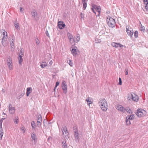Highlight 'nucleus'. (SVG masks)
Instances as JSON below:
<instances>
[{
    "label": "nucleus",
    "mask_w": 148,
    "mask_h": 148,
    "mask_svg": "<svg viewBox=\"0 0 148 148\" xmlns=\"http://www.w3.org/2000/svg\"><path fill=\"white\" fill-rule=\"evenodd\" d=\"M132 98L133 101L137 102L138 100V96L135 93H133L131 94Z\"/></svg>",
    "instance_id": "14"
},
{
    "label": "nucleus",
    "mask_w": 148,
    "mask_h": 148,
    "mask_svg": "<svg viewBox=\"0 0 148 148\" xmlns=\"http://www.w3.org/2000/svg\"><path fill=\"white\" fill-rule=\"evenodd\" d=\"M15 119H14V122L16 123V124H18V117H15Z\"/></svg>",
    "instance_id": "32"
},
{
    "label": "nucleus",
    "mask_w": 148,
    "mask_h": 148,
    "mask_svg": "<svg viewBox=\"0 0 148 148\" xmlns=\"http://www.w3.org/2000/svg\"><path fill=\"white\" fill-rule=\"evenodd\" d=\"M21 130L23 131V133H24L25 132V129H23V127H22L21 128Z\"/></svg>",
    "instance_id": "46"
},
{
    "label": "nucleus",
    "mask_w": 148,
    "mask_h": 148,
    "mask_svg": "<svg viewBox=\"0 0 148 148\" xmlns=\"http://www.w3.org/2000/svg\"><path fill=\"white\" fill-rule=\"evenodd\" d=\"M116 43L115 42H113L111 44L112 45L113 47H115L116 46Z\"/></svg>",
    "instance_id": "45"
},
{
    "label": "nucleus",
    "mask_w": 148,
    "mask_h": 148,
    "mask_svg": "<svg viewBox=\"0 0 148 148\" xmlns=\"http://www.w3.org/2000/svg\"><path fill=\"white\" fill-rule=\"evenodd\" d=\"M74 130V134L75 137V141L77 143L79 142V138L78 136L79 134L78 130L76 129V127H73Z\"/></svg>",
    "instance_id": "6"
},
{
    "label": "nucleus",
    "mask_w": 148,
    "mask_h": 148,
    "mask_svg": "<svg viewBox=\"0 0 148 148\" xmlns=\"http://www.w3.org/2000/svg\"><path fill=\"white\" fill-rule=\"evenodd\" d=\"M2 91L3 92H5V90L3 89L2 90Z\"/></svg>",
    "instance_id": "60"
},
{
    "label": "nucleus",
    "mask_w": 148,
    "mask_h": 148,
    "mask_svg": "<svg viewBox=\"0 0 148 148\" xmlns=\"http://www.w3.org/2000/svg\"><path fill=\"white\" fill-rule=\"evenodd\" d=\"M60 82H57L56 83V87H57L59 84Z\"/></svg>",
    "instance_id": "55"
},
{
    "label": "nucleus",
    "mask_w": 148,
    "mask_h": 148,
    "mask_svg": "<svg viewBox=\"0 0 148 148\" xmlns=\"http://www.w3.org/2000/svg\"><path fill=\"white\" fill-rule=\"evenodd\" d=\"M37 125L38 127H39L41 126V123L38 122H37Z\"/></svg>",
    "instance_id": "50"
},
{
    "label": "nucleus",
    "mask_w": 148,
    "mask_h": 148,
    "mask_svg": "<svg viewBox=\"0 0 148 148\" xmlns=\"http://www.w3.org/2000/svg\"><path fill=\"white\" fill-rule=\"evenodd\" d=\"M31 137L35 141L36 139V136L34 133H33L31 134Z\"/></svg>",
    "instance_id": "27"
},
{
    "label": "nucleus",
    "mask_w": 148,
    "mask_h": 148,
    "mask_svg": "<svg viewBox=\"0 0 148 148\" xmlns=\"http://www.w3.org/2000/svg\"><path fill=\"white\" fill-rule=\"evenodd\" d=\"M116 43V45L115 48H117L119 46L120 47H122L123 46V45H121L119 43Z\"/></svg>",
    "instance_id": "33"
},
{
    "label": "nucleus",
    "mask_w": 148,
    "mask_h": 148,
    "mask_svg": "<svg viewBox=\"0 0 148 148\" xmlns=\"http://www.w3.org/2000/svg\"><path fill=\"white\" fill-rule=\"evenodd\" d=\"M70 41H71L72 42H73V40H70Z\"/></svg>",
    "instance_id": "64"
},
{
    "label": "nucleus",
    "mask_w": 148,
    "mask_h": 148,
    "mask_svg": "<svg viewBox=\"0 0 148 148\" xmlns=\"http://www.w3.org/2000/svg\"><path fill=\"white\" fill-rule=\"evenodd\" d=\"M146 112L143 109H138L136 113V115L139 117H143L146 114Z\"/></svg>",
    "instance_id": "4"
},
{
    "label": "nucleus",
    "mask_w": 148,
    "mask_h": 148,
    "mask_svg": "<svg viewBox=\"0 0 148 148\" xmlns=\"http://www.w3.org/2000/svg\"><path fill=\"white\" fill-rule=\"evenodd\" d=\"M61 130L63 135H64V133L66 134V135H68L69 134V133L67 130L66 126H63L61 129Z\"/></svg>",
    "instance_id": "12"
},
{
    "label": "nucleus",
    "mask_w": 148,
    "mask_h": 148,
    "mask_svg": "<svg viewBox=\"0 0 148 148\" xmlns=\"http://www.w3.org/2000/svg\"><path fill=\"white\" fill-rule=\"evenodd\" d=\"M86 101L88 102V105L89 106L90 104L92 103V99L89 97H88L86 100Z\"/></svg>",
    "instance_id": "17"
},
{
    "label": "nucleus",
    "mask_w": 148,
    "mask_h": 148,
    "mask_svg": "<svg viewBox=\"0 0 148 148\" xmlns=\"http://www.w3.org/2000/svg\"><path fill=\"white\" fill-rule=\"evenodd\" d=\"M31 126L32 129L34 130L35 129V127L36 126V124L34 121H33L32 122Z\"/></svg>",
    "instance_id": "25"
},
{
    "label": "nucleus",
    "mask_w": 148,
    "mask_h": 148,
    "mask_svg": "<svg viewBox=\"0 0 148 148\" xmlns=\"http://www.w3.org/2000/svg\"><path fill=\"white\" fill-rule=\"evenodd\" d=\"M134 118V114L131 115H127L126 117L128 119L130 120H133Z\"/></svg>",
    "instance_id": "20"
},
{
    "label": "nucleus",
    "mask_w": 148,
    "mask_h": 148,
    "mask_svg": "<svg viewBox=\"0 0 148 148\" xmlns=\"http://www.w3.org/2000/svg\"><path fill=\"white\" fill-rule=\"evenodd\" d=\"M22 55H21V54H20V53L19 54V58H22Z\"/></svg>",
    "instance_id": "57"
},
{
    "label": "nucleus",
    "mask_w": 148,
    "mask_h": 148,
    "mask_svg": "<svg viewBox=\"0 0 148 148\" xmlns=\"http://www.w3.org/2000/svg\"><path fill=\"white\" fill-rule=\"evenodd\" d=\"M140 30L142 31H144L145 30V27L144 26H142V25H141V26L140 27Z\"/></svg>",
    "instance_id": "40"
},
{
    "label": "nucleus",
    "mask_w": 148,
    "mask_h": 148,
    "mask_svg": "<svg viewBox=\"0 0 148 148\" xmlns=\"http://www.w3.org/2000/svg\"><path fill=\"white\" fill-rule=\"evenodd\" d=\"M146 2H147V3H146V5L145 6V8L146 10H148V1Z\"/></svg>",
    "instance_id": "47"
},
{
    "label": "nucleus",
    "mask_w": 148,
    "mask_h": 148,
    "mask_svg": "<svg viewBox=\"0 0 148 148\" xmlns=\"http://www.w3.org/2000/svg\"><path fill=\"white\" fill-rule=\"evenodd\" d=\"M69 38V39L70 40H73V42H74L75 41L74 39L73 38V36L70 34L69 33L68 34Z\"/></svg>",
    "instance_id": "24"
},
{
    "label": "nucleus",
    "mask_w": 148,
    "mask_h": 148,
    "mask_svg": "<svg viewBox=\"0 0 148 148\" xmlns=\"http://www.w3.org/2000/svg\"><path fill=\"white\" fill-rule=\"evenodd\" d=\"M138 32L137 31H135L134 33V35L135 37L136 38H137L138 37Z\"/></svg>",
    "instance_id": "36"
},
{
    "label": "nucleus",
    "mask_w": 148,
    "mask_h": 148,
    "mask_svg": "<svg viewBox=\"0 0 148 148\" xmlns=\"http://www.w3.org/2000/svg\"><path fill=\"white\" fill-rule=\"evenodd\" d=\"M56 87H56V86H55V88H54V90H55V89H56Z\"/></svg>",
    "instance_id": "63"
},
{
    "label": "nucleus",
    "mask_w": 148,
    "mask_h": 148,
    "mask_svg": "<svg viewBox=\"0 0 148 148\" xmlns=\"http://www.w3.org/2000/svg\"><path fill=\"white\" fill-rule=\"evenodd\" d=\"M53 63V62L52 60L49 63V64H50V65H51Z\"/></svg>",
    "instance_id": "58"
},
{
    "label": "nucleus",
    "mask_w": 148,
    "mask_h": 148,
    "mask_svg": "<svg viewBox=\"0 0 148 148\" xmlns=\"http://www.w3.org/2000/svg\"><path fill=\"white\" fill-rule=\"evenodd\" d=\"M107 22L108 26L111 27H114L115 25V22L114 19L112 17H107Z\"/></svg>",
    "instance_id": "2"
},
{
    "label": "nucleus",
    "mask_w": 148,
    "mask_h": 148,
    "mask_svg": "<svg viewBox=\"0 0 148 148\" xmlns=\"http://www.w3.org/2000/svg\"><path fill=\"white\" fill-rule=\"evenodd\" d=\"M69 64L71 66H73V63L72 62L71 60L69 61Z\"/></svg>",
    "instance_id": "41"
},
{
    "label": "nucleus",
    "mask_w": 148,
    "mask_h": 148,
    "mask_svg": "<svg viewBox=\"0 0 148 148\" xmlns=\"http://www.w3.org/2000/svg\"><path fill=\"white\" fill-rule=\"evenodd\" d=\"M125 122L126 124L127 125H129L131 124V122L130 120L128 119L127 118H126Z\"/></svg>",
    "instance_id": "28"
},
{
    "label": "nucleus",
    "mask_w": 148,
    "mask_h": 148,
    "mask_svg": "<svg viewBox=\"0 0 148 148\" xmlns=\"http://www.w3.org/2000/svg\"><path fill=\"white\" fill-rule=\"evenodd\" d=\"M126 32L128 35L131 37H132L133 34V32L132 29L130 28H129V27L127 26H126Z\"/></svg>",
    "instance_id": "7"
},
{
    "label": "nucleus",
    "mask_w": 148,
    "mask_h": 148,
    "mask_svg": "<svg viewBox=\"0 0 148 148\" xmlns=\"http://www.w3.org/2000/svg\"><path fill=\"white\" fill-rule=\"evenodd\" d=\"M32 90V88L31 87L27 88V89L26 95L27 96H28L29 94L31 93V91Z\"/></svg>",
    "instance_id": "18"
},
{
    "label": "nucleus",
    "mask_w": 148,
    "mask_h": 148,
    "mask_svg": "<svg viewBox=\"0 0 148 148\" xmlns=\"http://www.w3.org/2000/svg\"><path fill=\"white\" fill-rule=\"evenodd\" d=\"M125 111H127V112L129 113H132V112L131 111V110L129 108H125Z\"/></svg>",
    "instance_id": "30"
},
{
    "label": "nucleus",
    "mask_w": 148,
    "mask_h": 148,
    "mask_svg": "<svg viewBox=\"0 0 148 148\" xmlns=\"http://www.w3.org/2000/svg\"><path fill=\"white\" fill-rule=\"evenodd\" d=\"M47 36L49 38L50 37V36L49 35L48 32L47 30L45 32Z\"/></svg>",
    "instance_id": "48"
},
{
    "label": "nucleus",
    "mask_w": 148,
    "mask_h": 148,
    "mask_svg": "<svg viewBox=\"0 0 148 148\" xmlns=\"http://www.w3.org/2000/svg\"><path fill=\"white\" fill-rule=\"evenodd\" d=\"M131 97H128V98H129V99H130L131 98Z\"/></svg>",
    "instance_id": "62"
},
{
    "label": "nucleus",
    "mask_w": 148,
    "mask_h": 148,
    "mask_svg": "<svg viewBox=\"0 0 148 148\" xmlns=\"http://www.w3.org/2000/svg\"><path fill=\"white\" fill-rule=\"evenodd\" d=\"M11 42L14 43V36H11Z\"/></svg>",
    "instance_id": "38"
},
{
    "label": "nucleus",
    "mask_w": 148,
    "mask_h": 148,
    "mask_svg": "<svg viewBox=\"0 0 148 148\" xmlns=\"http://www.w3.org/2000/svg\"><path fill=\"white\" fill-rule=\"evenodd\" d=\"M5 119V118H2L0 120V125H2V122L3 120Z\"/></svg>",
    "instance_id": "39"
},
{
    "label": "nucleus",
    "mask_w": 148,
    "mask_h": 148,
    "mask_svg": "<svg viewBox=\"0 0 148 148\" xmlns=\"http://www.w3.org/2000/svg\"><path fill=\"white\" fill-rule=\"evenodd\" d=\"M125 75H128V70H127V69H125Z\"/></svg>",
    "instance_id": "49"
},
{
    "label": "nucleus",
    "mask_w": 148,
    "mask_h": 148,
    "mask_svg": "<svg viewBox=\"0 0 148 148\" xmlns=\"http://www.w3.org/2000/svg\"><path fill=\"white\" fill-rule=\"evenodd\" d=\"M65 24L63 21H59L58 23V26L60 29H62L65 27Z\"/></svg>",
    "instance_id": "13"
},
{
    "label": "nucleus",
    "mask_w": 148,
    "mask_h": 148,
    "mask_svg": "<svg viewBox=\"0 0 148 148\" xmlns=\"http://www.w3.org/2000/svg\"><path fill=\"white\" fill-rule=\"evenodd\" d=\"M92 7L91 8V9L93 12L95 14H96L95 12V11L94 9H95L98 12V14L96 15L97 16H99L101 12V9L100 6H98L95 4H93L92 5Z\"/></svg>",
    "instance_id": "3"
},
{
    "label": "nucleus",
    "mask_w": 148,
    "mask_h": 148,
    "mask_svg": "<svg viewBox=\"0 0 148 148\" xmlns=\"http://www.w3.org/2000/svg\"><path fill=\"white\" fill-rule=\"evenodd\" d=\"M83 3V8L84 9V10H85L86 6H87V3H86L85 2V1L82 2Z\"/></svg>",
    "instance_id": "29"
},
{
    "label": "nucleus",
    "mask_w": 148,
    "mask_h": 148,
    "mask_svg": "<svg viewBox=\"0 0 148 148\" xmlns=\"http://www.w3.org/2000/svg\"><path fill=\"white\" fill-rule=\"evenodd\" d=\"M85 1H86V0H82V2Z\"/></svg>",
    "instance_id": "61"
},
{
    "label": "nucleus",
    "mask_w": 148,
    "mask_h": 148,
    "mask_svg": "<svg viewBox=\"0 0 148 148\" xmlns=\"http://www.w3.org/2000/svg\"><path fill=\"white\" fill-rule=\"evenodd\" d=\"M122 82L121 79L120 77H119V84L120 85H121L122 84Z\"/></svg>",
    "instance_id": "42"
},
{
    "label": "nucleus",
    "mask_w": 148,
    "mask_h": 148,
    "mask_svg": "<svg viewBox=\"0 0 148 148\" xmlns=\"http://www.w3.org/2000/svg\"><path fill=\"white\" fill-rule=\"evenodd\" d=\"M43 63H45L44 64H43L42 63L40 65V66L41 68H43L44 67L46 66L47 65V64H46V62H43Z\"/></svg>",
    "instance_id": "34"
},
{
    "label": "nucleus",
    "mask_w": 148,
    "mask_h": 148,
    "mask_svg": "<svg viewBox=\"0 0 148 148\" xmlns=\"http://www.w3.org/2000/svg\"><path fill=\"white\" fill-rule=\"evenodd\" d=\"M14 24L16 29H17L18 30L20 29L18 23L16 21L14 22Z\"/></svg>",
    "instance_id": "21"
},
{
    "label": "nucleus",
    "mask_w": 148,
    "mask_h": 148,
    "mask_svg": "<svg viewBox=\"0 0 148 148\" xmlns=\"http://www.w3.org/2000/svg\"><path fill=\"white\" fill-rule=\"evenodd\" d=\"M8 38V36L3 37L2 38L1 43L4 47H5L7 45V40Z\"/></svg>",
    "instance_id": "10"
},
{
    "label": "nucleus",
    "mask_w": 148,
    "mask_h": 148,
    "mask_svg": "<svg viewBox=\"0 0 148 148\" xmlns=\"http://www.w3.org/2000/svg\"><path fill=\"white\" fill-rule=\"evenodd\" d=\"M21 53V55H22V56H24V52L22 50V49H21V51H20Z\"/></svg>",
    "instance_id": "51"
},
{
    "label": "nucleus",
    "mask_w": 148,
    "mask_h": 148,
    "mask_svg": "<svg viewBox=\"0 0 148 148\" xmlns=\"http://www.w3.org/2000/svg\"><path fill=\"white\" fill-rule=\"evenodd\" d=\"M143 1L144 2H147L148 1V0H143ZM145 3V2H144Z\"/></svg>",
    "instance_id": "59"
},
{
    "label": "nucleus",
    "mask_w": 148,
    "mask_h": 148,
    "mask_svg": "<svg viewBox=\"0 0 148 148\" xmlns=\"http://www.w3.org/2000/svg\"><path fill=\"white\" fill-rule=\"evenodd\" d=\"M1 31L2 32V34L1 35L3 36V37L8 36L7 32L4 30L2 29Z\"/></svg>",
    "instance_id": "22"
},
{
    "label": "nucleus",
    "mask_w": 148,
    "mask_h": 148,
    "mask_svg": "<svg viewBox=\"0 0 148 148\" xmlns=\"http://www.w3.org/2000/svg\"><path fill=\"white\" fill-rule=\"evenodd\" d=\"M71 52L72 53L74 56H75L79 52L78 50L75 49V48L73 49H72L71 50Z\"/></svg>",
    "instance_id": "16"
},
{
    "label": "nucleus",
    "mask_w": 148,
    "mask_h": 148,
    "mask_svg": "<svg viewBox=\"0 0 148 148\" xmlns=\"http://www.w3.org/2000/svg\"><path fill=\"white\" fill-rule=\"evenodd\" d=\"M15 110V108L14 107H12V104L10 103L9 105V111L11 114H13Z\"/></svg>",
    "instance_id": "11"
},
{
    "label": "nucleus",
    "mask_w": 148,
    "mask_h": 148,
    "mask_svg": "<svg viewBox=\"0 0 148 148\" xmlns=\"http://www.w3.org/2000/svg\"><path fill=\"white\" fill-rule=\"evenodd\" d=\"M31 14L33 18L36 20L38 19V15L35 10H33L31 12Z\"/></svg>",
    "instance_id": "8"
},
{
    "label": "nucleus",
    "mask_w": 148,
    "mask_h": 148,
    "mask_svg": "<svg viewBox=\"0 0 148 148\" xmlns=\"http://www.w3.org/2000/svg\"><path fill=\"white\" fill-rule=\"evenodd\" d=\"M10 46L11 47V49H12V48H13L14 47V42H10Z\"/></svg>",
    "instance_id": "44"
},
{
    "label": "nucleus",
    "mask_w": 148,
    "mask_h": 148,
    "mask_svg": "<svg viewBox=\"0 0 148 148\" xmlns=\"http://www.w3.org/2000/svg\"><path fill=\"white\" fill-rule=\"evenodd\" d=\"M62 88L64 90V93L66 94L67 92V86L65 81H63L62 82Z\"/></svg>",
    "instance_id": "9"
},
{
    "label": "nucleus",
    "mask_w": 148,
    "mask_h": 148,
    "mask_svg": "<svg viewBox=\"0 0 148 148\" xmlns=\"http://www.w3.org/2000/svg\"><path fill=\"white\" fill-rule=\"evenodd\" d=\"M36 43L37 45H38L39 44L40 41L38 39H37V40H36Z\"/></svg>",
    "instance_id": "52"
},
{
    "label": "nucleus",
    "mask_w": 148,
    "mask_h": 148,
    "mask_svg": "<svg viewBox=\"0 0 148 148\" xmlns=\"http://www.w3.org/2000/svg\"><path fill=\"white\" fill-rule=\"evenodd\" d=\"M23 61V59L22 58H18V63L19 64H21Z\"/></svg>",
    "instance_id": "35"
},
{
    "label": "nucleus",
    "mask_w": 148,
    "mask_h": 148,
    "mask_svg": "<svg viewBox=\"0 0 148 148\" xmlns=\"http://www.w3.org/2000/svg\"><path fill=\"white\" fill-rule=\"evenodd\" d=\"M37 121L38 122L41 123L42 121V118L40 114L37 115Z\"/></svg>",
    "instance_id": "19"
},
{
    "label": "nucleus",
    "mask_w": 148,
    "mask_h": 148,
    "mask_svg": "<svg viewBox=\"0 0 148 148\" xmlns=\"http://www.w3.org/2000/svg\"><path fill=\"white\" fill-rule=\"evenodd\" d=\"M0 139L2 140V136L3 134V132H0Z\"/></svg>",
    "instance_id": "37"
},
{
    "label": "nucleus",
    "mask_w": 148,
    "mask_h": 148,
    "mask_svg": "<svg viewBox=\"0 0 148 148\" xmlns=\"http://www.w3.org/2000/svg\"><path fill=\"white\" fill-rule=\"evenodd\" d=\"M62 147L63 148H67V145L65 141H63L62 142Z\"/></svg>",
    "instance_id": "26"
},
{
    "label": "nucleus",
    "mask_w": 148,
    "mask_h": 148,
    "mask_svg": "<svg viewBox=\"0 0 148 148\" xmlns=\"http://www.w3.org/2000/svg\"><path fill=\"white\" fill-rule=\"evenodd\" d=\"M116 109L118 110L123 112H125V108L121 105H119L116 108Z\"/></svg>",
    "instance_id": "15"
},
{
    "label": "nucleus",
    "mask_w": 148,
    "mask_h": 148,
    "mask_svg": "<svg viewBox=\"0 0 148 148\" xmlns=\"http://www.w3.org/2000/svg\"><path fill=\"white\" fill-rule=\"evenodd\" d=\"M80 17L81 19H82L84 17V14L81 13L80 15Z\"/></svg>",
    "instance_id": "54"
},
{
    "label": "nucleus",
    "mask_w": 148,
    "mask_h": 148,
    "mask_svg": "<svg viewBox=\"0 0 148 148\" xmlns=\"http://www.w3.org/2000/svg\"><path fill=\"white\" fill-rule=\"evenodd\" d=\"M25 93V92L24 91L23 93L20 94L19 95L18 97V99H20L24 95Z\"/></svg>",
    "instance_id": "31"
},
{
    "label": "nucleus",
    "mask_w": 148,
    "mask_h": 148,
    "mask_svg": "<svg viewBox=\"0 0 148 148\" xmlns=\"http://www.w3.org/2000/svg\"><path fill=\"white\" fill-rule=\"evenodd\" d=\"M98 104L103 111H106L108 108V104L106 100L104 99H101L98 102Z\"/></svg>",
    "instance_id": "1"
},
{
    "label": "nucleus",
    "mask_w": 148,
    "mask_h": 148,
    "mask_svg": "<svg viewBox=\"0 0 148 148\" xmlns=\"http://www.w3.org/2000/svg\"><path fill=\"white\" fill-rule=\"evenodd\" d=\"M76 40H75V42H79L80 40V37L79 35L78 34H77L76 35Z\"/></svg>",
    "instance_id": "23"
},
{
    "label": "nucleus",
    "mask_w": 148,
    "mask_h": 148,
    "mask_svg": "<svg viewBox=\"0 0 148 148\" xmlns=\"http://www.w3.org/2000/svg\"><path fill=\"white\" fill-rule=\"evenodd\" d=\"M101 42V40L100 39L97 38L95 39V42L97 43H99Z\"/></svg>",
    "instance_id": "43"
},
{
    "label": "nucleus",
    "mask_w": 148,
    "mask_h": 148,
    "mask_svg": "<svg viewBox=\"0 0 148 148\" xmlns=\"http://www.w3.org/2000/svg\"><path fill=\"white\" fill-rule=\"evenodd\" d=\"M7 62L9 69L10 70H12L13 69L12 63L11 58L9 56L7 59Z\"/></svg>",
    "instance_id": "5"
},
{
    "label": "nucleus",
    "mask_w": 148,
    "mask_h": 148,
    "mask_svg": "<svg viewBox=\"0 0 148 148\" xmlns=\"http://www.w3.org/2000/svg\"><path fill=\"white\" fill-rule=\"evenodd\" d=\"M24 10V9L23 8H22V7H21L20 8V11L21 12H23Z\"/></svg>",
    "instance_id": "56"
},
{
    "label": "nucleus",
    "mask_w": 148,
    "mask_h": 148,
    "mask_svg": "<svg viewBox=\"0 0 148 148\" xmlns=\"http://www.w3.org/2000/svg\"><path fill=\"white\" fill-rule=\"evenodd\" d=\"M0 132H3V129H2V125H0Z\"/></svg>",
    "instance_id": "53"
}]
</instances>
